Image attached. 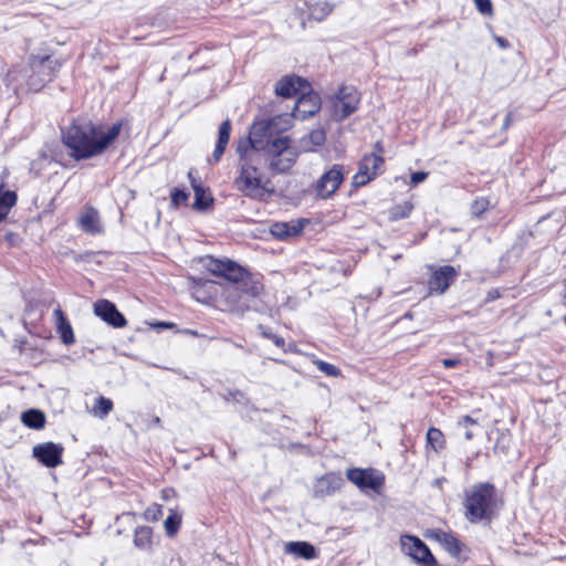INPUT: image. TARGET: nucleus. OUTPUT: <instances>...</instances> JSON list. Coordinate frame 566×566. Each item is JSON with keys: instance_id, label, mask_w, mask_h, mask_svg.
<instances>
[{"instance_id": "9", "label": "nucleus", "mask_w": 566, "mask_h": 566, "mask_svg": "<svg viewBox=\"0 0 566 566\" xmlns=\"http://www.w3.org/2000/svg\"><path fill=\"white\" fill-rule=\"evenodd\" d=\"M345 178V167L335 164L324 172L314 185L316 196L319 199L331 198L339 188Z\"/></svg>"}, {"instance_id": "16", "label": "nucleus", "mask_w": 566, "mask_h": 566, "mask_svg": "<svg viewBox=\"0 0 566 566\" xmlns=\"http://www.w3.org/2000/svg\"><path fill=\"white\" fill-rule=\"evenodd\" d=\"M308 83L300 76H285L275 84V94L284 98H290L300 92H305Z\"/></svg>"}, {"instance_id": "8", "label": "nucleus", "mask_w": 566, "mask_h": 566, "mask_svg": "<svg viewBox=\"0 0 566 566\" xmlns=\"http://www.w3.org/2000/svg\"><path fill=\"white\" fill-rule=\"evenodd\" d=\"M360 102L357 90L353 86H342L332 97L331 116L336 122H342L357 111Z\"/></svg>"}, {"instance_id": "31", "label": "nucleus", "mask_w": 566, "mask_h": 566, "mask_svg": "<svg viewBox=\"0 0 566 566\" xmlns=\"http://www.w3.org/2000/svg\"><path fill=\"white\" fill-rule=\"evenodd\" d=\"M413 209V205L410 201H405L400 205L395 206L390 210V220H400L407 218Z\"/></svg>"}, {"instance_id": "3", "label": "nucleus", "mask_w": 566, "mask_h": 566, "mask_svg": "<svg viewBox=\"0 0 566 566\" xmlns=\"http://www.w3.org/2000/svg\"><path fill=\"white\" fill-rule=\"evenodd\" d=\"M260 149L258 143L240 142L237 147L240 156V174L234 179V187L252 199L262 198L265 190L263 175L258 167L261 161Z\"/></svg>"}, {"instance_id": "18", "label": "nucleus", "mask_w": 566, "mask_h": 566, "mask_svg": "<svg viewBox=\"0 0 566 566\" xmlns=\"http://www.w3.org/2000/svg\"><path fill=\"white\" fill-rule=\"evenodd\" d=\"M343 483V478L339 474L333 472L327 473L316 481L313 491L314 496L319 499L329 496L338 491Z\"/></svg>"}, {"instance_id": "29", "label": "nucleus", "mask_w": 566, "mask_h": 566, "mask_svg": "<svg viewBox=\"0 0 566 566\" xmlns=\"http://www.w3.org/2000/svg\"><path fill=\"white\" fill-rule=\"evenodd\" d=\"M113 410V401L103 396L98 397L93 406V413L99 419H104Z\"/></svg>"}, {"instance_id": "33", "label": "nucleus", "mask_w": 566, "mask_h": 566, "mask_svg": "<svg viewBox=\"0 0 566 566\" xmlns=\"http://www.w3.org/2000/svg\"><path fill=\"white\" fill-rule=\"evenodd\" d=\"M489 200L486 198L475 199L470 207V212L473 217L480 218L482 213L489 208Z\"/></svg>"}, {"instance_id": "46", "label": "nucleus", "mask_w": 566, "mask_h": 566, "mask_svg": "<svg viewBox=\"0 0 566 566\" xmlns=\"http://www.w3.org/2000/svg\"><path fill=\"white\" fill-rule=\"evenodd\" d=\"M441 363L446 368H453L459 366L461 361L457 358H444L441 360Z\"/></svg>"}, {"instance_id": "12", "label": "nucleus", "mask_w": 566, "mask_h": 566, "mask_svg": "<svg viewBox=\"0 0 566 566\" xmlns=\"http://www.w3.org/2000/svg\"><path fill=\"white\" fill-rule=\"evenodd\" d=\"M64 448L60 443L44 442L33 447V457L46 468H56L62 464Z\"/></svg>"}, {"instance_id": "15", "label": "nucleus", "mask_w": 566, "mask_h": 566, "mask_svg": "<svg viewBox=\"0 0 566 566\" xmlns=\"http://www.w3.org/2000/svg\"><path fill=\"white\" fill-rule=\"evenodd\" d=\"M457 275V270L451 265L439 268L429 279L428 286L430 293H444L450 284L455 280Z\"/></svg>"}, {"instance_id": "50", "label": "nucleus", "mask_w": 566, "mask_h": 566, "mask_svg": "<svg viewBox=\"0 0 566 566\" xmlns=\"http://www.w3.org/2000/svg\"><path fill=\"white\" fill-rule=\"evenodd\" d=\"M14 239H15V234L14 233L10 232V233L7 234V240L10 242V244H13Z\"/></svg>"}, {"instance_id": "19", "label": "nucleus", "mask_w": 566, "mask_h": 566, "mask_svg": "<svg viewBox=\"0 0 566 566\" xmlns=\"http://www.w3.org/2000/svg\"><path fill=\"white\" fill-rule=\"evenodd\" d=\"M78 226L84 232L90 234H97L103 231L98 211L93 207L85 208L78 219Z\"/></svg>"}, {"instance_id": "52", "label": "nucleus", "mask_w": 566, "mask_h": 566, "mask_svg": "<svg viewBox=\"0 0 566 566\" xmlns=\"http://www.w3.org/2000/svg\"><path fill=\"white\" fill-rule=\"evenodd\" d=\"M172 324L170 323H165V322H161V323H158V326L160 327H170Z\"/></svg>"}, {"instance_id": "14", "label": "nucleus", "mask_w": 566, "mask_h": 566, "mask_svg": "<svg viewBox=\"0 0 566 566\" xmlns=\"http://www.w3.org/2000/svg\"><path fill=\"white\" fill-rule=\"evenodd\" d=\"M94 313L104 322L115 328L125 327L127 321L125 316L116 308L115 304L107 300H99L94 304Z\"/></svg>"}, {"instance_id": "30", "label": "nucleus", "mask_w": 566, "mask_h": 566, "mask_svg": "<svg viewBox=\"0 0 566 566\" xmlns=\"http://www.w3.org/2000/svg\"><path fill=\"white\" fill-rule=\"evenodd\" d=\"M427 443L434 450L439 451L444 448V436L440 429L431 427L427 432Z\"/></svg>"}, {"instance_id": "13", "label": "nucleus", "mask_w": 566, "mask_h": 566, "mask_svg": "<svg viewBox=\"0 0 566 566\" xmlns=\"http://www.w3.org/2000/svg\"><path fill=\"white\" fill-rule=\"evenodd\" d=\"M400 544L403 553L417 563L422 564L427 562H434V556L420 538L412 535H402L400 537Z\"/></svg>"}, {"instance_id": "11", "label": "nucleus", "mask_w": 566, "mask_h": 566, "mask_svg": "<svg viewBox=\"0 0 566 566\" xmlns=\"http://www.w3.org/2000/svg\"><path fill=\"white\" fill-rule=\"evenodd\" d=\"M346 478L359 489L378 490L385 482L384 474L375 469L352 468L346 471Z\"/></svg>"}, {"instance_id": "36", "label": "nucleus", "mask_w": 566, "mask_h": 566, "mask_svg": "<svg viewBox=\"0 0 566 566\" xmlns=\"http://www.w3.org/2000/svg\"><path fill=\"white\" fill-rule=\"evenodd\" d=\"M231 132V122L226 119L221 123L218 132V140L217 143H221V145L227 146L230 139Z\"/></svg>"}, {"instance_id": "54", "label": "nucleus", "mask_w": 566, "mask_h": 566, "mask_svg": "<svg viewBox=\"0 0 566 566\" xmlns=\"http://www.w3.org/2000/svg\"><path fill=\"white\" fill-rule=\"evenodd\" d=\"M155 423H160V419L158 417L155 419Z\"/></svg>"}, {"instance_id": "26", "label": "nucleus", "mask_w": 566, "mask_h": 566, "mask_svg": "<svg viewBox=\"0 0 566 566\" xmlns=\"http://www.w3.org/2000/svg\"><path fill=\"white\" fill-rule=\"evenodd\" d=\"M286 553L294 554L304 559H312L315 557V548L307 542H290L285 547Z\"/></svg>"}, {"instance_id": "38", "label": "nucleus", "mask_w": 566, "mask_h": 566, "mask_svg": "<svg viewBox=\"0 0 566 566\" xmlns=\"http://www.w3.org/2000/svg\"><path fill=\"white\" fill-rule=\"evenodd\" d=\"M260 329V333L263 337L271 339L277 347L284 346V339L276 334H274L269 327H265L263 325H259L258 327Z\"/></svg>"}, {"instance_id": "17", "label": "nucleus", "mask_w": 566, "mask_h": 566, "mask_svg": "<svg viewBox=\"0 0 566 566\" xmlns=\"http://www.w3.org/2000/svg\"><path fill=\"white\" fill-rule=\"evenodd\" d=\"M190 185L195 191V201L192 208L197 211L207 210L212 203L213 198L210 192L202 186V182L195 177V170L190 169L188 172Z\"/></svg>"}, {"instance_id": "49", "label": "nucleus", "mask_w": 566, "mask_h": 566, "mask_svg": "<svg viewBox=\"0 0 566 566\" xmlns=\"http://www.w3.org/2000/svg\"><path fill=\"white\" fill-rule=\"evenodd\" d=\"M511 120H512V114L509 113L506 116H505V120H504V127H509V125L511 124Z\"/></svg>"}, {"instance_id": "48", "label": "nucleus", "mask_w": 566, "mask_h": 566, "mask_svg": "<svg viewBox=\"0 0 566 566\" xmlns=\"http://www.w3.org/2000/svg\"><path fill=\"white\" fill-rule=\"evenodd\" d=\"M496 297H499V293H497V291H490V292H489V294H488V301L495 300Z\"/></svg>"}, {"instance_id": "43", "label": "nucleus", "mask_w": 566, "mask_h": 566, "mask_svg": "<svg viewBox=\"0 0 566 566\" xmlns=\"http://www.w3.org/2000/svg\"><path fill=\"white\" fill-rule=\"evenodd\" d=\"M191 283L196 292H199L200 289L212 286L214 284L213 281L203 277H191Z\"/></svg>"}, {"instance_id": "40", "label": "nucleus", "mask_w": 566, "mask_h": 566, "mask_svg": "<svg viewBox=\"0 0 566 566\" xmlns=\"http://www.w3.org/2000/svg\"><path fill=\"white\" fill-rule=\"evenodd\" d=\"M509 444L510 438L506 434L501 433L495 441L494 452L505 454L507 452Z\"/></svg>"}, {"instance_id": "6", "label": "nucleus", "mask_w": 566, "mask_h": 566, "mask_svg": "<svg viewBox=\"0 0 566 566\" xmlns=\"http://www.w3.org/2000/svg\"><path fill=\"white\" fill-rule=\"evenodd\" d=\"M30 67L32 73L29 75L28 85L30 90L38 92L56 76L61 62L49 55L34 56L30 62Z\"/></svg>"}, {"instance_id": "10", "label": "nucleus", "mask_w": 566, "mask_h": 566, "mask_svg": "<svg viewBox=\"0 0 566 566\" xmlns=\"http://www.w3.org/2000/svg\"><path fill=\"white\" fill-rule=\"evenodd\" d=\"M382 166L384 159L381 156L375 153L365 155L359 163L358 171L353 178V185L355 187L367 185L381 172Z\"/></svg>"}, {"instance_id": "22", "label": "nucleus", "mask_w": 566, "mask_h": 566, "mask_svg": "<svg viewBox=\"0 0 566 566\" xmlns=\"http://www.w3.org/2000/svg\"><path fill=\"white\" fill-rule=\"evenodd\" d=\"M53 316L55 318L56 329H57V333L60 334V337H61L62 342L65 345L73 344L75 342L74 334H73V328H72L69 319L66 318V316L62 312V310L61 308H56L53 312Z\"/></svg>"}, {"instance_id": "20", "label": "nucleus", "mask_w": 566, "mask_h": 566, "mask_svg": "<svg viewBox=\"0 0 566 566\" xmlns=\"http://www.w3.org/2000/svg\"><path fill=\"white\" fill-rule=\"evenodd\" d=\"M321 108V98L317 94H304L298 98L295 111L304 119L315 115Z\"/></svg>"}, {"instance_id": "7", "label": "nucleus", "mask_w": 566, "mask_h": 566, "mask_svg": "<svg viewBox=\"0 0 566 566\" xmlns=\"http://www.w3.org/2000/svg\"><path fill=\"white\" fill-rule=\"evenodd\" d=\"M291 125V116L287 114L276 115L265 120L255 122L250 130L248 143H258L259 148H263L262 138L272 140L275 134L287 129Z\"/></svg>"}, {"instance_id": "4", "label": "nucleus", "mask_w": 566, "mask_h": 566, "mask_svg": "<svg viewBox=\"0 0 566 566\" xmlns=\"http://www.w3.org/2000/svg\"><path fill=\"white\" fill-rule=\"evenodd\" d=\"M462 505L470 523L490 522L497 509L495 486L490 482L473 484L464 491Z\"/></svg>"}, {"instance_id": "44", "label": "nucleus", "mask_w": 566, "mask_h": 566, "mask_svg": "<svg viewBox=\"0 0 566 566\" xmlns=\"http://www.w3.org/2000/svg\"><path fill=\"white\" fill-rule=\"evenodd\" d=\"M226 148H227V146L221 145V143H217L216 148H214L211 157L208 158V163L209 164L218 163L220 160V158L222 157V155L224 154Z\"/></svg>"}, {"instance_id": "47", "label": "nucleus", "mask_w": 566, "mask_h": 566, "mask_svg": "<svg viewBox=\"0 0 566 566\" xmlns=\"http://www.w3.org/2000/svg\"><path fill=\"white\" fill-rule=\"evenodd\" d=\"M494 40L501 49H507L510 46V43L505 38L494 35Z\"/></svg>"}, {"instance_id": "32", "label": "nucleus", "mask_w": 566, "mask_h": 566, "mask_svg": "<svg viewBox=\"0 0 566 566\" xmlns=\"http://www.w3.org/2000/svg\"><path fill=\"white\" fill-rule=\"evenodd\" d=\"M180 524L181 516L178 513L172 512L168 515L164 523L167 536L172 537L178 532Z\"/></svg>"}, {"instance_id": "2", "label": "nucleus", "mask_w": 566, "mask_h": 566, "mask_svg": "<svg viewBox=\"0 0 566 566\" xmlns=\"http://www.w3.org/2000/svg\"><path fill=\"white\" fill-rule=\"evenodd\" d=\"M120 129V123L104 129L90 120H77L62 132V140L75 160L88 159L103 154L118 137Z\"/></svg>"}, {"instance_id": "23", "label": "nucleus", "mask_w": 566, "mask_h": 566, "mask_svg": "<svg viewBox=\"0 0 566 566\" xmlns=\"http://www.w3.org/2000/svg\"><path fill=\"white\" fill-rule=\"evenodd\" d=\"M303 230L302 221L276 222L271 227V233L281 240L295 237Z\"/></svg>"}, {"instance_id": "42", "label": "nucleus", "mask_w": 566, "mask_h": 566, "mask_svg": "<svg viewBox=\"0 0 566 566\" xmlns=\"http://www.w3.org/2000/svg\"><path fill=\"white\" fill-rule=\"evenodd\" d=\"M478 11L482 14L491 15L493 6L491 0H473Z\"/></svg>"}, {"instance_id": "5", "label": "nucleus", "mask_w": 566, "mask_h": 566, "mask_svg": "<svg viewBox=\"0 0 566 566\" xmlns=\"http://www.w3.org/2000/svg\"><path fill=\"white\" fill-rule=\"evenodd\" d=\"M265 150L269 167L274 174L287 172L296 163L300 151L291 146L289 136L266 140Z\"/></svg>"}, {"instance_id": "27", "label": "nucleus", "mask_w": 566, "mask_h": 566, "mask_svg": "<svg viewBox=\"0 0 566 566\" xmlns=\"http://www.w3.org/2000/svg\"><path fill=\"white\" fill-rule=\"evenodd\" d=\"M17 202V195L11 190H3V185H0V222L8 216L10 209Z\"/></svg>"}, {"instance_id": "35", "label": "nucleus", "mask_w": 566, "mask_h": 566, "mask_svg": "<svg viewBox=\"0 0 566 566\" xmlns=\"http://www.w3.org/2000/svg\"><path fill=\"white\" fill-rule=\"evenodd\" d=\"M189 198V193L184 189L175 188L170 193V203L174 207L185 205Z\"/></svg>"}, {"instance_id": "45", "label": "nucleus", "mask_w": 566, "mask_h": 566, "mask_svg": "<svg viewBox=\"0 0 566 566\" xmlns=\"http://www.w3.org/2000/svg\"><path fill=\"white\" fill-rule=\"evenodd\" d=\"M428 177V172L426 171H416L410 177V182L412 186H416L422 181H424Z\"/></svg>"}, {"instance_id": "34", "label": "nucleus", "mask_w": 566, "mask_h": 566, "mask_svg": "<svg viewBox=\"0 0 566 566\" xmlns=\"http://www.w3.org/2000/svg\"><path fill=\"white\" fill-rule=\"evenodd\" d=\"M458 426L465 430V440H471L474 437V432L470 429V427L478 426V422L470 416H464L458 421Z\"/></svg>"}, {"instance_id": "53", "label": "nucleus", "mask_w": 566, "mask_h": 566, "mask_svg": "<svg viewBox=\"0 0 566 566\" xmlns=\"http://www.w3.org/2000/svg\"><path fill=\"white\" fill-rule=\"evenodd\" d=\"M375 149H377L379 153L382 151V147H381L380 143L375 144Z\"/></svg>"}, {"instance_id": "41", "label": "nucleus", "mask_w": 566, "mask_h": 566, "mask_svg": "<svg viewBox=\"0 0 566 566\" xmlns=\"http://www.w3.org/2000/svg\"><path fill=\"white\" fill-rule=\"evenodd\" d=\"M163 515V509L160 505H154L151 507H148L145 513L144 517L146 521L155 522Z\"/></svg>"}, {"instance_id": "1", "label": "nucleus", "mask_w": 566, "mask_h": 566, "mask_svg": "<svg viewBox=\"0 0 566 566\" xmlns=\"http://www.w3.org/2000/svg\"><path fill=\"white\" fill-rule=\"evenodd\" d=\"M203 262L211 274L227 281L221 293V302L226 308L237 314L251 310L250 301L263 292L261 280L230 259L207 256Z\"/></svg>"}, {"instance_id": "25", "label": "nucleus", "mask_w": 566, "mask_h": 566, "mask_svg": "<svg viewBox=\"0 0 566 566\" xmlns=\"http://www.w3.org/2000/svg\"><path fill=\"white\" fill-rule=\"evenodd\" d=\"M22 423L34 430H40L45 426V415L39 409H29L21 415Z\"/></svg>"}, {"instance_id": "55", "label": "nucleus", "mask_w": 566, "mask_h": 566, "mask_svg": "<svg viewBox=\"0 0 566 566\" xmlns=\"http://www.w3.org/2000/svg\"><path fill=\"white\" fill-rule=\"evenodd\" d=\"M565 324H566V315H565Z\"/></svg>"}, {"instance_id": "28", "label": "nucleus", "mask_w": 566, "mask_h": 566, "mask_svg": "<svg viewBox=\"0 0 566 566\" xmlns=\"http://www.w3.org/2000/svg\"><path fill=\"white\" fill-rule=\"evenodd\" d=\"M333 11V6L327 2H317L308 7V15L316 21H323Z\"/></svg>"}, {"instance_id": "24", "label": "nucleus", "mask_w": 566, "mask_h": 566, "mask_svg": "<svg viewBox=\"0 0 566 566\" xmlns=\"http://www.w3.org/2000/svg\"><path fill=\"white\" fill-rule=\"evenodd\" d=\"M134 545L140 551H153V530L148 526H138L134 532Z\"/></svg>"}, {"instance_id": "39", "label": "nucleus", "mask_w": 566, "mask_h": 566, "mask_svg": "<svg viewBox=\"0 0 566 566\" xmlns=\"http://www.w3.org/2000/svg\"><path fill=\"white\" fill-rule=\"evenodd\" d=\"M316 366L322 373H324L327 376L336 377L340 374V370L335 365L329 364L327 361L317 360Z\"/></svg>"}, {"instance_id": "37", "label": "nucleus", "mask_w": 566, "mask_h": 566, "mask_svg": "<svg viewBox=\"0 0 566 566\" xmlns=\"http://www.w3.org/2000/svg\"><path fill=\"white\" fill-rule=\"evenodd\" d=\"M308 139L314 146H321L326 140V134L323 128L313 129L303 140Z\"/></svg>"}, {"instance_id": "51", "label": "nucleus", "mask_w": 566, "mask_h": 566, "mask_svg": "<svg viewBox=\"0 0 566 566\" xmlns=\"http://www.w3.org/2000/svg\"><path fill=\"white\" fill-rule=\"evenodd\" d=\"M423 566H438V563L437 560L434 559V562H427V563H422Z\"/></svg>"}, {"instance_id": "21", "label": "nucleus", "mask_w": 566, "mask_h": 566, "mask_svg": "<svg viewBox=\"0 0 566 566\" xmlns=\"http://www.w3.org/2000/svg\"><path fill=\"white\" fill-rule=\"evenodd\" d=\"M432 537L442 545V547L453 557H458L461 553L460 541L451 533L436 530Z\"/></svg>"}]
</instances>
